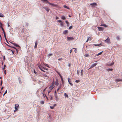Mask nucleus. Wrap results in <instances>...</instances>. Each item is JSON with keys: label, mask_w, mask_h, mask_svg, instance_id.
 Here are the masks:
<instances>
[{"label": "nucleus", "mask_w": 122, "mask_h": 122, "mask_svg": "<svg viewBox=\"0 0 122 122\" xmlns=\"http://www.w3.org/2000/svg\"><path fill=\"white\" fill-rule=\"evenodd\" d=\"M79 71L77 70V75H78L79 74Z\"/></svg>", "instance_id": "nucleus-44"}, {"label": "nucleus", "mask_w": 122, "mask_h": 122, "mask_svg": "<svg viewBox=\"0 0 122 122\" xmlns=\"http://www.w3.org/2000/svg\"><path fill=\"white\" fill-rule=\"evenodd\" d=\"M4 37H5V39H6V36H4Z\"/></svg>", "instance_id": "nucleus-58"}, {"label": "nucleus", "mask_w": 122, "mask_h": 122, "mask_svg": "<svg viewBox=\"0 0 122 122\" xmlns=\"http://www.w3.org/2000/svg\"><path fill=\"white\" fill-rule=\"evenodd\" d=\"M74 38L72 37H67V41L73 40H74Z\"/></svg>", "instance_id": "nucleus-2"}, {"label": "nucleus", "mask_w": 122, "mask_h": 122, "mask_svg": "<svg viewBox=\"0 0 122 122\" xmlns=\"http://www.w3.org/2000/svg\"><path fill=\"white\" fill-rule=\"evenodd\" d=\"M4 17V15L1 13H0V17Z\"/></svg>", "instance_id": "nucleus-18"}, {"label": "nucleus", "mask_w": 122, "mask_h": 122, "mask_svg": "<svg viewBox=\"0 0 122 122\" xmlns=\"http://www.w3.org/2000/svg\"><path fill=\"white\" fill-rule=\"evenodd\" d=\"M56 95H57V94H56V90H55V94L54 95H56Z\"/></svg>", "instance_id": "nucleus-49"}, {"label": "nucleus", "mask_w": 122, "mask_h": 122, "mask_svg": "<svg viewBox=\"0 0 122 122\" xmlns=\"http://www.w3.org/2000/svg\"><path fill=\"white\" fill-rule=\"evenodd\" d=\"M17 110H16L15 109V110H14V112H15L16 111H17Z\"/></svg>", "instance_id": "nucleus-62"}, {"label": "nucleus", "mask_w": 122, "mask_h": 122, "mask_svg": "<svg viewBox=\"0 0 122 122\" xmlns=\"http://www.w3.org/2000/svg\"><path fill=\"white\" fill-rule=\"evenodd\" d=\"M2 81H1V83H0V85L1 86L2 85Z\"/></svg>", "instance_id": "nucleus-52"}, {"label": "nucleus", "mask_w": 122, "mask_h": 122, "mask_svg": "<svg viewBox=\"0 0 122 122\" xmlns=\"http://www.w3.org/2000/svg\"><path fill=\"white\" fill-rule=\"evenodd\" d=\"M97 64V63H94L91 66L90 68H89V69L93 68Z\"/></svg>", "instance_id": "nucleus-6"}, {"label": "nucleus", "mask_w": 122, "mask_h": 122, "mask_svg": "<svg viewBox=\"0 0 122 122\" xmlns=\"http://www.w3.org/2000/svg\"><path fill=\"white\" fill-rule=\"evenodd\" d=\"M83 69H82L81 70V76H82L83 74Z\"/></svg>", "instance_id": "nucleus-24"}, {"label": "nucleus", "mask_w": 122, "mask_h": 122, "mask_svg": "<svg viewBox=\"0 0 122 122\" xmlns=\"http://www.w3.org/2000/svg\"><path fill=\"white\" fill-rule=\"evenodd\" d=\"M40 103L41 104H43L44 103V102L43 101H40Z\"/></svg>", "instance_id": "nucleus-31"}, {"label": "nucleus", "mask_w": 122, "mask_h": 122, "mask_svg": "<svg viewBox=\"0 0 122 122\" xmlns=\"http://www.w3.org/2000/svg\"><path fill=\"white\" fill-rule=\"evenodd\" d=\"M50 92V91H49L48 92V94L49 95V93Z\"/></svg>", "instance_id": "nucleus-61"}, {"label": "nucleus", "mask_w": 122, "mask_h": 122, "mask_svg": "<svg viewBox=\"0 0 122 122\" xmlns=\"http://www.w3.org/2000/svg\"><path fill=\"white\" fill-rule=\"evenodd\" d=\"M7 90H6V91H5V93H4V94L3 95L4 96L7 93Z\"/></svg>", "instance_id": "nucleus-35"}, {"label": "nucleus", "mask_w": 122, "mask_h": 122, "mask_svg": "<svg viewBox=\"0 0 122 122\" xmlns=\"http://www.w3.org/2000/svg\"><path fill=\"white\" fill-rule=\"evenodd\" d=\"M80 82V81L79 80H76L75 81V82L76 83H78Z\"/></svg>", "instance_id": "nucleus-38"}, {"label": "nucleus", "mask_w": 122, "mask_h": 122, "mask_svg": "<svg viewBox=\"0 0 122 122\" xmlns=\"http://www.w3.org/2000/svg\"><path fill=\"white\" fill-rule=\"evenodd\" d=\"M59 76H60V77L61 78H62V76L60 74H59Z\"/></svg>", "instance_id": "nucleus-42"}, {"label": "nucleus", "mask_w": 122, "mask_h": 122, "mask_svg": "<svg viewBox=\"0 0 122 122\" xmlns=\"http://www.w3.org/2000/svg\"><path fill=\"white\" fill-rule=\"evenodd\" d=\"M45 96L47 98V99H48V98H47V97L46 96V95L45 94Z\"/></svg>", "instance_id": "nucleus-60"}, {"label": "nucleus", "mask_w": 122, "mask_h": 122, "mask_svg": "<svg viewBox=\"0 0 122 122\" xmlns=\"http://www.w3.org/2000/svg\"><path fill=\"white\" fill-rule=\"evenodd\" d=\"M6 67L5 65H4V67Z\"/></svg>", "instance_id": "nucleus-64"}, {"label": "nucleus", "mask_w": 122, "mask_h": 122, "mask_svg": "<svg viewBox=\"0 0 122 122\" xmlns=\"http://www.w3.org/2000/svg\"><path fill=\"white\" fill-rule=\"evenodd\" d=\"M37 41H36V42L35 43V45L34 46V47L35 48H36L37 47Z\"/></svg>", "instance_id": "nucleus-19"}, {"label": "nucleus", "mask_w": 122, "mask_h": 122, "mask_svg": "<svg viewBox=\"0 0 122 122\" xmlns=\"http://www.w3.org/2000/svg\"><path fill=\"white\" fill-rule=\"evenodd\" d=\"M117 40H119L120 39V38H119V36H117Z\"/></svg>", "instance_id": "nucleus-40"}, {"label": "nucleus", "mask_w": 122, "mask_h": 122, "mask_svg": "<svg viewBox=\"0 0 122 122\" xmlns=\"http://www.w3.org/2000/svg\"><path fill=\"white\" fill-rule=\"evenodd\" d=\"M34 72L36 74L37 73V72L35 70H34Z\"/></svg>", "instance_id": "nucleus-45"}, {"label": "nucleus", "mask_w": 122, "mask_h": 122, "mask_svg": "<svg viewBox=\"0 0 122 122\" xmlns=\"http://www.w3.org/2000/svg\"><path fill=\"white\" fill-rule=\"evenodd\" d=\"M64 96L65 97H66L67 98H68V95L66 93H65L64 94Z\"/></svg>", "instance_id": "nucleus-27"}, {"label": "nucleus", "mask_w": 122, "mask_h": 122, "mask_svg": "<svg viewBox=\"0 0 122 122\" xmlns=\"http://www.w3.org/2000/svg\"><path fill=\"white\" fill-rule=\"evenodd\" d=\"M89 55L88 54H85L84 56L86 57H88L89 56Z\"/></svg>", "instance_id": "nucleus-28"}, {"label": "nucleus", "mask_w": 122, "mask_h": 122, "mask_svg": "<svg viewBox=\"0 0 122 122\" xmlns=\"http://www.w3.org/2000/svg\"><path fill=\"white\" fill-rule=\"evenodd\" d=\"M54 96L56 98V101H57L58 99V98L57 97V95H56H56H54Z\"/></svg>", "instance_id": "nucleus-22"}, {"label": "nucleus", "mask_w": 122, "mask_h": 122, "mask_svg": "<svg viewBox=\"0 0 122 122\" xmlns=\"http://www.w3.org/2000/svg\"><path fill=\"white\" fill-rule=\"evenodd\" d=\"M98 28L99 29V30H103L102 28L99 27Z\"/></svg>", "instance_id": "nucleus-29"}, {"label": "nucleus", "mask_w": 122, "mask_h": 122, "mask_svg": "<svg viewBox=\"0 0 122 122\" xmlns=\"http://www.w3.org/2000/svg\"><path fill=\"white\" fill-rule=\"evenodd\" d=\"M72 51V49H71V50H70V53H71Z\"/></svg>", "instance_id": "nucleus-55"}, {"label": "nucleus", "mask_w": 122, "mask_h": 122, "mask_svg": "<svg viewBox=\"0 0 122 122\" xmlns=\"http://www.w3.org/2000/svg\"><path fill=\"white\" fill-rule=\"evenodd\" d=\"M113 70V69H110L107 70L108 71H112Z\"/></svg>", "instance_id": "nucleus-32"}, {"label": "nucleus", "mask_w": 122, "mask_h": 122, "mask_svg": "<svg viewBox=\"0 0 122 122\" xmlns=\"http://www.w3.org/2000/svg\"><path fill=\"white\" fill-rule=\"evenodd\" d=\"M56 20H57V19H59V17H58L57 16H56Z\"/></svg>", "instance_id": "nucleus-50"}, {"label": "nucleus", "mask_w": 122, "mask_h": 122, "mask_svg": "<svg viewBox=\"0 0 122 122\" xmlns=\"http://www.w3.org/2000/svg\"><path fill=\"white\" fill-rule=\"evenodd\" d=\"M68 82L70 84V85H71V86H72L73 85V84L71 83V79L70 78H68Z\"/></svg>", "instance_id": "nucleus-9"}, {"label": "nucleus", "mask_w": 122, "mask_h": 122, "mask_svg": "<svg viewBox=\"0 0 122 122\" xmlns=\"http://www.w3.org/2000/svg\"><path fill=\"white\" fill-rule=\"evenodd\" d=\"M61 59H62V58H60L58 60V61H60Z\"/></svg>", "instance_id": "nucleus-56"}, {"label": "nucleus", "mask_w": 122, "mask_h": 122, "mask_svg": "<svg viewBox=\"0 0 122 122\" xmlns=\"http://www.w3.org/2000/svg\"><path fill=\"white\" fill-rule=\"evenodd\" d=\"M63 6L65 8H66L68 9H69V8L66 5H64Z\"/></svg>", "instance_id": "nucleus-26"}, {"label": "nucleus", "mask_w": 122, "mask_h": 122, "mask_svg": "<svg viewBox=\"0 0 122 122\" xmlns=\"http://www.w3.org/2000/svg\"><path fill=\"white\" fill-rule=\"evenodd\" d=\"M94 45L95 46H101L102 45V44L101 43H100L97 44H94Z\"/></svg>", "instance_id": "nucleus-20"}, {"label": "nucleus", "mask_w": 122, "mask_h": 122, "mask_svg": "<svg viewBox=\"0 0 122 122\" xmlns=\"http://www.w3.org/2000/svg\"><path fill=\"white\" fill-rule=\"evenodd\" d=\"M52 55V54H49L48 55V56H51Z\"/></svg>", "instance_id": "nucleus-39"}, {"label": "nucleus", "mask_w": 122, "mask_h": 122, "mask_svg": "<svg viewBox=\"0 0 122 122\" xmlns=\"http://www.w3.org/2000/svg\"><path fill=\"white\" fill-rule=\"evenodd\" d=\"M61 81H62V83L63 84V83H64V81H63V78H61Z\"/></svg>", "instance_id": "nucleus-36"}, {"label": "nucleus", "mask_w": 122, "mask_h": 122, "mask_svg": "<svg viewBox=\"0 0 122 122\" xmlns=\"http://www.w3.org/2000/svg\"><path fill=\"white\" fill-rule=\"evenodd\" d=\"M48 3L49 4V5H52L53 6L55 7L56 6V4L51 3H50L49 2H48Z\"/></svg>", "instance_id": "nucleus-10"}, {"label": "nucleus", "mask_w": 122, "mask_h": 122, "mask_svg": "<svg viewBox=\"0 0 122 122\" xmlns=\"http://www.w3.org/2000/svg\"><path fill=\"white\" fill-rule=\"evenodd\" d=\"M11 43L12 44H13L14 46H15L18 47H20V46H19V45L17 44H16L15 43H12V42H11Z\"/></svg>", "instance_id": "nucleus-13"}, {"label": "nucleus", "mask_w": 122, "mask_h": 122, "mask_svg": "<svg viewBox=\"0 0 122 122\" xmlns=\"http://www.w3.org/2000/svg\"><path fill=\"white\" fill-rule=\"evenodd\" d=\"M56 105V104H54L53 106H50V107L51 109H53L54 108V107Z\"/></svg>", "instance_id": "nucleus-14"}, {"label": "nucleus", "mask_w": 122, "mask_h": 122, "mask_svg": "<svg viewBox=\"0 0 122 122\" xmlns=\"http://www.w3.org/2000/svg\"><path fill=\"white\" fill-rule=\"evenodd\" d=\"M42 8L44 9L48 12L50 10V9L47 6L44 7Z\"/></svg>", "instance_id": "nucleus-4"}, {"label": "nucleus", "mask_w": 122, "mask_h": 122, "mask_svg": "<svg viewBox=\"0 0 122 122\" xmlns=\"http://www.w3.org/2000/svg\"><path fill=\"white\" fill-rule=\"evenodd\" d=\"M90 38H92V37L91 36L89 37H88V39L86 41V42H88V41L89 40V39Z\"/></svg>", "instance_id": "nucleus-33"}, {"label": "nucleus", "mask_w": 122, "mask_h": 122, "mask_svg": "<svg viewBox=\"0 0 122 122\" xmlns=\"http://www.w3.org/2000/svg\"><path fill=\"white\" fill-rule=\"evenodd\" d=\"M114 64V62H112L110 64H107V65L108 66H111L113 65Z\"/></svg>", "instance_id": "nucleus-15"}, {"label": "nucleus", "mask_w": 122, "mask_h": 122, "mask_svg": "<svg viewBox=\"0 0 122 122\" xmlns=\"http://www.w3.org/2000/svg\"><path fill=\"white\" fill-rule=\"evenodd\" d=\"M61 19L63 20H64L66 19V17L64 16H62L61 17Z\"/></svg>", "instance_id": "nucleus-21"}, {"label": "nucleus", "mask_w": 122, "mask_h": 122, "mask_svg": "<svg viewBox=\"0 0 122 122\" xmlns=\"http://www.w3.org/2000/svg\"><path fill=\"white\" fill-rule=\"evenodd\" d=\"M68 33V31H65L63 32V33L64 34H66Z\"/></svg>", "instance_id": "nucleus-25"}, {"label": "nucleus", "mask_w": 122, "mask_h": 122, "mask_svg": "<svg viewBox=\"0 0 122 122\" xmlns=\"http://www.w3.org/2000/svg\"><path fill=\"white\" fill-rule=\"evenodd\" d=\"M19 107V105L18 104H15V109L16 110H18V108Z\"/></svg>", "instance_id": "nucleus-7"}, {"label": "nucleus", "mask_w": 122, "mask_h": 122, "mask_svg": "<svg viewBox=\"0 0 122 122\" xmlns=\"http://www.w3.org/2000/svg\"><path fill=\"white\" fill-rule=\"evenodd\" d=\"M66 23L67 24H69V22L67 21H66Z\"/></svg>", "instance_id": "nucleus-53"}, {"label": "nucleus", "mask_w": 122, "mask_h": 122, "mask_svg": "<svg viewBox=\"0 0 122 122\" xmlns=\"http://www.w3.org/2000/svg\"><path fill=\"white\" fill-rule=\"evenodd\" d=\"M12 51V52L13 53V54H14V52Z\"/></svg>", "instance_id": "nucleus-63"}, {"label": "nucleus", "mask_w": 122, "mask_h": 122, "mask_svg": "<svg viewBox=\"0 0 122 122\" xmlns=\"http://www.w3.org/2000/svg\"><path fill=\"white\" fill-rule=\"evenodd\" d=\"M54 83H52L51 85L49 87V89H51H51H52L54 87Z\"/></svg>", "instance_id": "nucleus-8"}, {"label": "nucleus", "mask_w": 122, "mask_h": 122, "mask_svg": "<svg viewBox=\"0 0 122 122\" xmlns=\"http://www.w3.org/2000/svg\"><path fill=\"white\" fill-rule=\"evenodd\" d=\"M4 88V87H2L1 88V90H2V89H3Z\"/></svg>", "instance_id": "nucleus-57"}, {"label": "nucleus", "mask_w": 122, "mask_h": 122, "mask_svg": "<svg viewBox=\"0 0 122 122\" xmlns=\"http://www.w3.org/2000/svg\"><path fill=\"white\" fill-rule=\"evenodd\" d=\"M38 67L40 69L41 71L44 72H45V71H44L42 69H44V68L42 67L41 65H38Z\"/></svg>", "instance_id": "nucleus-3"}, {"label": "nucleus", "mask_w": 122, "mask_h": 122, "mask_svg": "<svg viewBox=\"0 0 122 122\" xmlns=\"http://www.w3.org/2000/svg\"><path fill=\"white\" fill-rule=\"evenodd\" d=\"M61 86H62L61 85H60L59 87L57 89V92H58V91H59V90L61 88Z\"/></svg>", "instance_id": "nucleus-17"}, {"label": "nucleus", "mask_w": 122, "mask_h": 122, "mask_svg": "<svg viewBox=\"0 0 122 122\" xmlns=\"http://www.w3.org/2000/svg\"><path fill=\"white\" fill-rule=\"evenodd\" d=\"M7 24H8V27H9L10 26V25H9V22H8L7 23Z\"/></svg>", "instance_id": "nucleus-48"}, {"label": "nucleus", "mask_w": 122, "mask_h": 122, "mask_svg": "<svg viewBox=\"0 0 122 122\" xmlns=\"http://www.w3.org/2000/svg\"><path fill=\"white\" fill-rule=\"evenodd\" d=\"M59 83L58 81V80H56V82L55 83V84L56 86H58V85Z\"/></svg>", "instance_id": "nucleus-16"}, {"label": "nucleus", "mask_w": 122, "mask_h": 122, "mask_svg": "<svg viewBox=\"0 0 122 122\" xmlns=\"http://www.w3.org/2000/svg\"><path fill=\"white\" fill-rule=\"evenodd\" d=\"M72 26H71L69 27V29L70 30L72 28Z\"/></svg>", "instance_id": "nucleus-43"}, {"label": "nucleus", "mask_w": 122, "mask_h": 122, "mask_svg": "<svg viewBox=\"0 0 122 122\" xmlns=\"http://www.w3.org/2000/svg\"><path fill=\"white\" fill-rule=\"evenodd\" d=\"M43 75L44 77H48V76H47L45 74H43Z\"/></svg>", "instance_id": "nucleus-30"}, {"label": "nucleus", "mask_w": 122, "mask_h": 122, "mask_svg": "<svg viewBox=\"0 0 122 122\" xmlns=\"http://www.w3.org/2000/svg\"><path fill=\"white\" fill-rule=\"evenodd\" d=\"M50 97H51L50 99L51 100H52L53 99V97L51 96Z\"/></svg>", "instance_id": "nucleus-46"}, {"label": "nucleus", "mask_w": 122, "mask_h": 122, "mask_svg": "<svg viewBox=\"0 0 122 122\" xmlns=\"http://www.w3.org/2000/svg\"><path fill=\"white\" fill-rule=\"evenodd\" d=\"M4 72L5 73V74H6V70H5L4 71Z\"/></svg>", "instance_id": "nucleus-54"}, {"label": "nucleus", "mask_w": 122, "mask_h": 122, "mask_svg": "<svg viewBox=\"0 0 122 122\" xmlns=\"http://www.w3.org/2000/svg\"><path fill=\"white\" fill-rule=\"evenodd\" d=\"M12 48H14V49H16V50L17 51V49L15 47H12Z\"/></svg>", "instance_id": "nucleus-51"}, {"label": "nucleus", "mask_w": 122, "mask_h": 122, "mask_svg": "<svg viewBox=\"0 0 122 122\" xmlns=\"http://www.w3.org/2000/svg\"><path fill=\"white\" fill-rule=\"evenodd\" d=\"M92 38H90L89 39V40H92Z\"/></svg>", "instance_id": "nucleus-59"}, {"label": "nucleus", "mask_w": 122, "mask_h": 122, "mask_svg": "<svg viewBox=\"0 0 122 122\" xmlns=\"http://www.w3.org/2000/svg\"><path fill=\"white\" fill-rule=\"evenodd\" d=\"M90 5H91L93 7L96 6H97V4L96 3H91L90 4Z\"/></svg>", "instance_id": "nucleus-5"}, {"label": "nucleus", "mask_w": 122, "mask_h": 122, "mask_svg": "<svg viewBox=\"0 0 122 122\" xmlns=\"http://www.w3.org/2000/svg\"><path fill=\"white\" fill-rule=\"evenodd\" d=\"M115 81H116L119 82L122 81V79H115Z\"/></svg>", "instance_id": "nucleus-11"}, {"label": "nucleus", "mask_w": 122, "mask_h": 122, "mask_svg": "<svg viewBox=\"0 0 122 122\" xmlns=\"http://www.w3.org/2000/svg\"><path fill=\"white\" fill-rule=\"evenodd\" d=\"M102 52H103V51H102V52H101L99 53H98V54H97V55L96 56H98L100 55H101L102 54Z\"/></svg>", "instance_id": "nucleus-23"}, {"label": "nucleus", "mask_w": 122, "mask_h": 122, "mask_svg": "<svg viewBox=\"0 0 122 122\" xmlns=\"http://www.w3.org/2000/svg\"><path fill=\"white\" fill-rule=\"evenodd\" d=\"M3 31V33H4V36H6V34H5V31Z\"/></svg>", "instance_id": "nucleus-47"}, {"label": "nucleus", "mask_w": 122, "mask_h": 122, "mask_svg": "<svg viewBox=\"0 0 122 122\" xmlns=\"http://www.w3.org/2000/svg\"><path fill=\"white\" fill-rule=\"evenodd\" d=\"M104 41H105L106 43L108 44H110L111 43L110 39L109 37H108L107 39L105 40Z\"/></svg>", "instance_id": "nucleus-1"}, {"label": "nucleus", "mask_w": 122, "mask_h": 122, "mask_svg": "<svg viewBox=\"0 0 122 122\" xmlns=\"http://www.w3.org/2000/svg\"><path fill=\"white\" fill-rule=\"evenodd\" d=\"M2 24L0 23V30H4L3 27H2Z\"/></svg>", "instance_id": "nucleus-12"}, {"label": "nucleus", "mask_w": 122, "mask_h": 122, "mask_svg": "<svg viewBox=\"0 0 122 122\" xmlns=\"http://www.w3.org/2000/svg\"><path fill=\"white\" fill-rule=\"evenodd\" d=\"M60 24H61V25L62 26H63V25H63V22H61V23H60Z\"/></svg>", "instance_id": "nucleus-34"}, {"label": "nucleus", "mask_w": 122, "mask_h": 122, "mask_svg": "<svg viewBox=\"0 0 122 122\" xmlns=\"http://www.w3.org/2000/svg\"><path fill=\"white\" fill-rule=\"evenodd\" d=\"M57 22L61 23L62 22H61V21L60 20H57Z\"/></svg>", "instance_id": "nucleus-41"}, {"label": "nucleus", "mask_w": 122, "mask_h": 122, "mask_svg": "<svg viewBox=\"0 0 122 122\" xmlns=\"http://www.w3.org/2000/svg\"><path fill=\"white\" fill-rule=\"evenodd\" d=\"M101 25L103 26H106V25L105 24H102Z\"/></svg>", "instance_id": "nucleus-37"}]
</instances>
